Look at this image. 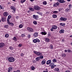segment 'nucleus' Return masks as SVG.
Segmentation results:
<instances>
[{
	"label": "nucleus",
	"mask_w": 72,
	"mask_h": 72,
	"mask_svg": "<svg viewBox=\"0 0 72 72\" xmlns=\"http://www.w3.org/2000/svg\"><path fill=\"white\" fill-rule=\"evenodd\" d=\"M15 60L14 58L12 57H10L8 58V61L10 62H13Z\"/></svg>",
	"instance_id": "f257e3e1"
},
{
	"label": "nucleus",
	"mask_w": 72,
	"mask_h": 72,
	"mask_svg": "<svg viewBox=\"0 0 72 72\" xmlns=\"http://www.w3.org/2000/svg\"><path fill=\"white\" fill-rule=\"evenodd\" d=\"M33 53L35 54L36 55H39V56H40L42 55V53L40 52H37L36 51H33Z\"/></svg>",
	"instance_id": "f03ea898"
},
{
	"label": "nucleus",
	"mask_w": 72,
	"mask_h": 72,
	"mask_svg": "<svg viewBox=\"0 0 72 72\" xmlns=\"http://www.w3.org/2000/svg\"><path fill=\"white\" fill-rule=\"evenodd\" d=\"M33 8L35 10H39L41 9L40 7L38 6H35L33 7Z\"/></svg>",
	"instance_id": "7ed1b4c3"
},
{
	"label": "nucleus",
	"mask_w": 72,
	"mask_h": 72,
	"mask_svg": "<svg viewBox=\"0 0 72 72\" xmlns=\"http://www.w3.org/2000/svg\"><path fill=\"white\" fill-rule=\"evenodd\" d=\"M49 66L50 67V66H51V68L53 69V68H54L55 67H56V65H55V64H54L53 63H51L50 64Z\"/></svg>",
	"instance_id": "20e7f679"
},
{
	"label": "nucleus",
	"mask_w": 72,
	"mask_h": 72,
	"mask_svg": "<svg viewBox=\"0 0 72 72\" xmlns=\"http://www.w3.org/2000/svg\"><path fill=\"white\" fill-rule=\"evenodd\" d=\"M33 42L34 43H36L37 42H40V41L39 39H34L33 40Z\"/></svg>",
	"instance_id": "39448f33"
},
{
	"label": "nucleus",
	"mask_w": 72,
	"mask_h": 72,
	"mask_svg": "<svg viewBox=\"0 0 72 72\" xmlns=\"http://www.w3.org/2000/svg\"><path fill=\"white\" fill-rule=\"evenodd\" d=\"M27 30L28 31L30 32H33V30L31 28H27Z\"/></svg>",
	"instance_id": "423d86ee"
},
{
	"label": "nucleus",
	"mask_w": 72,
	"mask_h": 72,
	"mask_svg": "<svg viewBox=\"0 0 72 72\" xmlns=\"http://www.w3.org/2000/svg\"><path fill=\"white\" fill-rule=\"evenodd\" d=\"M4 46H5V44L4 43H0V48H3Z\"/></svg>",
	"instance_id": "0eeeda50"
},
{
	"label": "nucleus",
	"mask_w": 72,
	"mask_h": 72,
	"mask_svg": "<svg viewBox=\"0 0 72 72\" xmlns=\"http://www.w3.org/2000/svg\"><path fill=\"white\" fill-rule=\"evenodd\" d=\"M58 2H59L60 3H64L66 2L65 1H64V0H57Z\"/></svg>",
	"instance_id": "6e6552de"
},
{
	"label": "nucleus",
	"mask_w": 72,
	"mask_h": 72,
	"mask_svg": "<svg viewBox=\"0 0 72 72\" xmlns=\"http://www.w3.org/2000/svg\"><path fill=\"white\" fill-rule=\"evenodd\" d=\"M61 21H66L67 20V19L66 18L61 17L60 19Z\"/></svg>",
	"instance_id": "1a4fd4ad"
},
{
	"label": "nucleus",
	"mask_w": 72,
	"mask_h": 72,
	"mask_svg": "<svg viewBox=\"0 0 72 72\" xmlns=\"http://www.w3.org/2000/svg\"><path fill=\"white\" fill-rule=\"evenodd\" d=\"M51 62V60H48L46 62V64H47V65L50 64Z\"/></svg>",
	"instance_id": "9d476101"
},
{
	"label": "nucleus",
	"mask_w": 72,
	"mask_h": 72,
	"mask_svg": "<svg viewBox=\"0 0 72 72\" xmlns=\"http://www.w3.org/2000/svg\"><path fill=\"white\" fill-rule=\"evenodd\" d=\"M41 63L42 64V65L45 64L46 63V60H45V59L43 60Z\"/></svg>",
	"instance_id": "9b49d317"
},
{
	"label": "nucleus",
	"mask_w": 72,
	"mask_h": 72,
	"mask_svg": "<svg viewBox=\"0 0 72 72\" xmlns=\"http://www.w3.org/2000/svg\"><path fill=\"white\" fill-rule=\"evenodd\" d=\"M11 9H12L14 11V12L15 13V10L16 9L15 8H14V7L13 6H11Z\"/></svg>",
	"instance_id": "f8f14e48"
},
{
	"label": "nucleus",
	"mask_w": 72,
	"mask_h": 72,
	"mask_svg": "<svg viewBox=\"0 0 72 72\" xmlns=\"http://www.w3.org/2000/svg\"><path fill=\"white\" fill-rule=\"evenodd\" d=\"M33 18L34 19H38V16L37 15H33Z\"/></svg>",
	"instance_id": "ddd939ff"
},
{
	"label": "nucleus",
	"mask_w": 72,
	"mask_h": 72,
	"mask_svg": "<svg viewBox=\"0 0 72 72\" xmlns=\"http://www.w3.org/2000/svg\"><path fill=\"white\" fill-rule=\"evenodd\" d=\"M37 36H38V33L37 32L35 33L34 34V37H37Z\"/></svg>",
	"instance_id": "4468645a"
},
{
	"label": "nucleus",
	"mask_w": 72,
	"mask_h": 72,
	"mask_svg": "<svg viewBox=\"0 0 72 72\" xmlns=\"http://www.w3.org/2000/svg\"><path fill=\"white\" fill-rule=\"evenodd\" d=\"M12 67H10L8 68V72H12Z\"/></svg>",
	"instance_id": "2eb2a0df"
},
{
	"label": "nucleus",
	"mask_w": 72,
	"mask_h": 72,
	"mask_svg": "<svg viewBox=\"0 0 72 72\" xmlns=\"http://www.w3.org/2000/svg\"><path fill=\"white\" fill-rule=\"evenodd\" d=\"M8 13L7 12H4V14H3V15H4V16H7V15H8Z\"/></svg>",
	"instance_id": "dca6fc26"
},
{
	"label": "nucleus",
	"mask_w": 72,
	"mask_h": 72,
	"mask_svg": "<svg viewBox=\"0 0 72 72\" xmlns=\"http://www.w3.org/2000/svg\"><path fill=\"white\" fill-rule=\"evenodd\" d=\"M60 26H65V25H66V24L64 23H61L60 24Z\"/></svg>",
	"instance_id": "f3484780"
},
{
	"label": "nucleus",
	"mask_w": 72,
	"mask_h": 72,
	"mask_svg": "<svg viewBox=\"0 0 72 72\" xmlns=\"http://www.w3.org/2000/svg\"><path fill=\"white\" fill-rule=\"evenodd\" d=\"M41 34L43 35H45L47 34V33L45 32H42L41 33Z\"/></svg>",
	"instance_id": "a211bd4d"
},
{
	"label": "nucleus",
	"mask_w": 72,
	"mask_h": 72,
	"mask_svg": "<svg viewBox=\"0 0 72 72\" xmlns=\"http://www.w3.org/2000/svg\"><path fill=\"white\" fill-rule=\"evenodd\" d=\"M52 28L54 29V30H56L57 28V26L55 25H54L52 26Z\"/></svg>",
	"instance_id": "6ab92c4d"
},
{
	"label": "nucleus",
	"mask_w": 72,
	"mask_h": 72,
	"mask_svg": "<svg viewBox=\"0 0 72 72\" xmlns=\"http://www.w3.org/2000/svg\"><path fill=\"white\" fill-rule=\"evenodd\" d=\"M59 33H64V30H62L59 31Z\"/></svg>",
	"instance_id": "aec40b11"
},
{
	"label": "nucleus",
	"mask_w": 72,
	"mask_h": 72,
	"mask_svg": "<svg viewBox=\"0 0 72 72\" xmlns=\"http://www.w3.org/2000/svg\"><path fill=\"white\" fill-rule=\"evenodd\" d=\"M67 51L68 53H72V51H71V50L69 49L67 50Z\"/></svg>",
	"instance_id": "412c9836"
},
{
	"label": "nucleus",
	"mask_w": 72,
	"mask_h": 72,
	"mask_svg": "<svg viewBox=\"0 0 72 72\" xmlns=\"http://www.w3.org/2000/svg\"><path fill=\"white\" fill-rule=\"evenodd\" d=\"M10 25V26H14V24L12 22H9L8 23Z\"/></svg>",
	"instance_id": "4be33fe9"
},
{
	"label": "nucleus",
	"mask_w": 72,
	"mask_h": 72,
	"mask_svg": "<svg viewBox=\"0 0 72 72\" xmlns=\"http://www.w3.org/2000/svg\"><path fill=\"white\" fill-rule=\"evenodd\" d=\"M1 20L3 22H5L6 21V19L3 17L1 19Z\"/></svg>",
	"instance_id": "5701e85b"
},
{
	"label": "nucleus",
	"mask_w": 72,
	"mask_h": 72,
	"mask_svg": "<svg viewBox=\"0 0 72 72\" xmlns=\"http://www.w3.org/2000/svg\"><path fill=\"white\" fill-rule=\"evenodd\" d=\"M53 18H57V15H53Z\"/></svg>",
	"instance_id": "b1692460"
},
{
	"label": "nucleus",
	"mask_w": 72,
	"mask_h": 72,
	"mask_svg": "<svg viewBox=\"0 0 72 72\" xmlns=\"http://www.w3.org/2000/svg\"><path fill=\"white\" fill-rule=\"evenodd\" d=\"M26 1V0H21V3L22 4H23V3H24Z\"/></svg>",
	"instance_id": "393cba45"
},
{
	"label": "nucleus",
	"mask_w": 72,
	"mask_h": 72,
	"mask_svg": "<svg viewBox=\"0 0 72 72\" xmlns=\"http://www.w3.org/2000/svg\"><path fill=\"white\" fill-rule=\"evenodd\" d=\"M40 58H39V57H38L36 58V61H39L40 60Z\"/></svg>",
	"instance_id": "a878e982"
},
{
	"label": "nucleus",
	"mask_w": 72,
	"mask_h": 72,
	"mask_svg": "<svg viewBox=\"0 0 72 72\" xmlns=\"http://www.w3.org/2000/svg\"><path fill=\"white\" fill-rule=\"evenodd\" d=\"M43 5H46L47 4V3L46 1H44L43 2Z\"/></svg>",
	"instance_id": "bb28decb"
},
{
	"label": "nucleus",
	"mask_w": 72,
	"mask_h": 72,
	"mask_svg": "<svg viewBox=\"0 0 72 72\" xmlns=\"http://www.w3.org/2000/svg\"><path fill=\"white\" fill-rule=\"evenodd\" d=\"M33 23L34 24H35V25H36L37 24V22L36 21H34L33 22Z\"/></svg>",
	"instance_id": "cd10ccee"
},
{
	"label": "nucleus",
	"mask_w": 72,
	"mask_h": 72,
	"mask_svg": "<svg viewBox=\"0 0 72 72\" xmlns=\"http://www.w3.org/2000/svg\"><path fill=\"white\" fill-rule=\"evenodd\" d=\"M57 60L55 58H54L52 60V61L53 62H57Z\"/></svg>",
	"instance_id": "c85d7f7f"
},
{
	"label": "nucleus",
	"mask_w": 72,
	"mask_h": 72,
	"mask_svg": "<svg viewBox=\"0 0 72 72\" xmlns=\"http://www.w3.org/2000/svg\"><path fill=\"white\" fill-rule=\"evenodd\" d=\"M5 37L6 38L8 37H9V34H6L5 35Z\"/></svg>",
	"instance_id": "c756f323"
},
{
	"label": "nucleus",
	"mask_w": 72,
	"mask_h": 72,
	"mask_svg": "<svg viewBox=\"0 0 72 72\" xmlns=\"http://www.w3.org/2000/svg\"><path fill=\"white\" fill-rule=\"evenodd\" d=\"M69 9L68 8H67L66 9L65 11L67 12H68L69 11Z\"/></svg>",
	"instance_id": "7c9ffc66"
},
{
	"label": "nucleus",
	"mask_w": 72,
	"mask_h": 72,
	"mask_svg": "<svg viewBox=\"0 0 72 72\" xmlns=\"http://www.w3.org/2000/svg\"><path fill=\"white\" fill-rule=\"evenodd\" d=\"M39 57V59H43V58H44V56H40Z\"/></svg>",
	"instance_id": "2f4dec72"
},
{
	"label": "nucleus",
	"mask_w": 72,
	"mask_h": 72,
	"mask_svg": "<svg viewBox=\"0 0 72 72\" xmlns=\"http://www.w3.org/2000/svg\"><path fill=\"white\" fill-rule=\"evenodd\" d=\"M8 25H4V28H8Z\"/></svg>",
	"instance_id": "473e14b6"
},
{
	"label": "nucleus",
	"mask_w": 72,
	"mask_h": 72,
	"mask_svg": "<svg viewBox=\"0 0 72 72\" xmlns=\"http://www.w3.org/2000/svg\"><path fill=\"white\" fill-rule=\"evenodd\" d=\"M50 48L51 49H53V46L52 44H51L50 46Z\"/></svg>",
	"instance_id": "72a5a7b5"
},
{
	"label": "nucleus",
	"mask_w": 72,
	"mask_h": 72,
	"mask_svg": "<svg viewBox=\"0 0 72 72\" xmlns=\"http://www.w3.org/2000/svg\"><path fill=\"white\" fill-rule=\"evenodd\" d=\"M46 42H49V41H50V40H49V39L48 38H46Z\"/></svg>",
	"instance_id": "f704fd0d"
},
{
	"label": "nucleus",
	"mask_w": 72,
	"mask_h": 72,
	"mask_svg": "<svg viewBox=\"0 0 72 72\" xmlns=\"http://www.w3.org/2000/svg\"><path fill=\"white\" fill-rule=\"evenodd\" d=\"M59 70V68H55L54 69V70L56 71H58Z\"/></svg>",
	"instance_id": "c9c22d12"
},
{
	"label": "nucleus",
	"mask_w": 72,
	"mask_h": 72,
	"mask_svg": "<svg viewBox=\"0 0 72 72\" xmlns=\"http://www.w3.org/2000/svg\"><path fill=\"white\" fill-rule=\"evenodd\" d=\"M62 57H66V54L64 53H63L62 55Z\"/></svg>",
	"instance_id": "e433bc0d"
},
{
	"label": "nucleus",
	"mask_w": 72,
	"mask_h": 72,
	"mask_svg": "<svg viewBox=\"0 0 72 72\" xmlns=\"http://www.w3.org/2000/svg\"><path fill=\"white\" fill-rule=\"evenodd\" d=\"M29 9L31 11H34V9L32 8H30Z\"/></svg>",
	"instance_id": "4c0bfd02"
},
{
	"label": "nucleus",
	"mask_w": 72,
	"mask_h": 72,
	"mask_svg": "<svg viewBox=\"0 0 72 72\" xmlns=\"http://www.w3.org/2000/svg\"><path fill=\"white\" fill-rule=\"evenodd\" d=\"M9 19H9V18H8L7 19V21L8 23H9L10 22H9Z\"/></svg>",
	"instance_id": "58836bf2"
},
{
	"label": "nucleus",
	"mask_w": 72,
	"mask_h": 72,
	"mask_svg": "<svg viewBox=\"0 0 72 72\" xmlns=\"http://www.w3.org/2000/svg\"><path fill=\"white\" fill-rule=\"evenodd\" d=\"M19 28H22L23 27V25L22 24H20L19 25Z\"/></svg>",
	"instance_id": "ea45409f"
},
{
	"label": "nucleus",
	"mask_w": 72,
	"mask_h": 72,
	"mask_svg": "<svg viewBox=\"0 0 72 72\" xmlns=\"http://www.w3.org/2000/svg\"><path fill=\"white\" fill-rule=\"evenodd\" d=\"M17 40V38H16V37H14V38H13V40H14L15 41V40Z\"/></svg>",
	"instance_id": "a19ab883"
},
{
	"label": "nucleus",
	"mask_w": 72,
	"mask_h": 72,
	"mask_svg": "<svg viewBox=\"0 0 72 72\" xmlns=\"http://www.w3.org/2000/svg\"><path fill=\"white\" fill-rule=\"evenodd\" d=\"M10 50H13V49H14V48L12 47H10L9 48Z\"/></svg>",
	"instance_id": "79ce46f5"
},
{
	"label": "nucleus",
	"mask_w": 72,
	"mask_h": 72,
	"mask_svg": "<svg viewBox=\"0 0 72 72\" xmlns=\"http://www.w3.org/2000/svg\"><path fill=\"white\" fill-rule=\"evenodd\" d=\"M28 39H30V38L31 37L30 34H29L28 35Z\"/></svg>",
	"instance_id": "37998d69"
},
{
	"label": "nucleus",
	"mask_w": 72,
	"mask_h": 72,
	"mask_svg": "<svg viewBox=\"0 0 72 72\" xmlns=\"http://www.w3.org/2000/svg\"><path fill=\"white\" fill-rule=\"evenodd\" d=\"M58 13V12L57 11H54L53 12V13H55H55Z\"/></svg>",
	"instance_id": "c03bdc74"
},
{
	"label": "nucleus",
	"mask_w": 72,
	"mask_h": 72,
	"mask_svg": "<svg viewBox=\"0 0 72 72\" xmlns=\"http://www.w3.org/2000/svg\"><path fill=\"white\" fill-rule=\"evenodd\" d=\"M31 69L32 70H34V69H35V67L33 66H32V67Z\"/></svg>",
	"instance_id": "a18cd8bd"
},
{
	"label": "nucleus",
	"mask_w": 72,
	"mask_h": 72,
	"mask_svg": "<svg viewBox=\"0 0 72 72\" xmlns=\"http://www.w3.org/2000/svg\"><path fill=\"white\" fill-rule=\"evenodd\" d=\"M11 16L10 15H9L8 16V18H9V19H10V18H11Z\"/></svg>",
	"instance_id": "49530a36"
},
{
	"label": "nucleus",
	"mask_w": 72,
	"mask_h": 72,
	"mask_svg": "<svg viewBox=\"0 0 72 72\" xmlns=\"http://www.w3.org/2000/svg\"><path fill=\"white\" fill-rule=\"evenodd\" d=\"M53 6H57V5L56 3H55L53 4Z\"/></svg>",
	"instance_id": "de8ad7c7"
},
{
	"label": "nucleus",
	"mask_w": 72,
	"mask_h": 72,
	"mask_svg": "<svg viewBox=\"0 0 72 72\" xmlns=\"http://www.w3.org/2000/svg\"><path fill=\"white\" fill-rule=\"evenodd\" d=\"M56 5H57V6H58V5H59V2H57L56 3Z\"/></svg>",
	"instance_id": "09e8293b"
},
{
	"label": "nucleus",
	"mask_w": 72,
	"mask_h": 72,
	"mask_svg": "<svg viewBox=\"0 0 72 72\" xmlns=\"http://www.w3.org/2000/svg\"><path fill=\"white\" fill-rule=\"evenodd\" d=\"M22 44H19V47H21V46H22Z\"/></svg>",
	"instance_id": "8fccbe9b"
},
{
	"label": "nucleus",
	"mask_w": 72,
	"mask_h": 72,
	"mask_svg": "<svg viewBox=\"0 0 72 72\" xmlns=\"http://www.w3.org/2000/svg\"><path fill=\"white\" fill-rule=\"evenodd\" d=\"M21 36L22 37H24V36H25V35H24V34H22L21 35Z\"/></svg>",
	"instance_id": "3c124183"
},
{
	"label": "nucleus",
	"mask_w": 72,
	"mask_h": 72,
	"mask_svg": "<svg viewBox=\"0 0 72 72\" xmlns=\"http://www.w3.org/2000/svg\"><path fill=\"white\" fill-rule=\"evenodd\" d=\"M69 8H71L72 7V5L71 4H69Z\"/></svg>",
	"instance_id": "603ef678"
},
{
	"label": "nucleus",
	"mask_w": 72,
	"mask_h": 72,
	"mask_svg": "<svg viewBox=\"0 0 72 72\" xmlns=\"http://www.w3.org/2000/svg\"><path fill=\"white\" fill-rule=\"evenodd\" d=\"M0 8L1 9H3V6H1V5H0Z\"/></svg>",
	"instance_id": "864d4df0"
},
{
	"label": "nucleus",
	"mask_w": 72,
	"mask_h": 72,
	"mask_svg": "<svg viewBox=\"0 0 72 72\" xmlns=\"http://www.w3.org/2000/svg\"><path fill=\"white\" fill-rule=\"evenodd\" d=\"M48 37H50L51 36V35L50 34H48Z\"/></svg>",
	"instance_id": "5fc2aeb1"
},
{
	"label": "nucleus",
	"mask_w": 72,
	"mask_h": 72,
	"mask_svg": "<svg viewBox=\"0 0 72 72\" xmlns=\"http://www.w3.org/2000/svg\"><path fill=\"white\" fill-rule=\"evenodd\" d=\"M64 41H65V40H64V39H62V42H64Z\"/></svg>",
	"instance_id": "6e6d98bb"
},
{
	"label": "nucleus",
	"mask_w": 72,
	"mask_h": 72,
	"mask_svg": "<svg viewBox=\"0 0 72 72\" xmlns=\"http://www.w3.org/2000/svg\"><path fill=\"white\" fill-rule=\"evenodd\" d=\"M51 31H53V28H52L51 29Z\"/></svg>",
	"instance_id": "4d7b16f0"
},
{
	"label": "nucleus",
	"mask_w": 72,
	"mask_h": 72,
	"mask_svg": "<svg viewBox=\"0 0 72 72\" xmlns=\"http://www.w3.org/2000/svg\"><path fill=\"white\" fill-rule=\"evenodd\" d=\"M67 50H65V52H66V53H67Z\"/></svg>",
	"instance_id": "13d9d810"
},
{
	"label": "nucleus",
	"mask_w": 72,
	"mask_h": 72,
	"mask_svg": "<svg viewBox=\"0 0 72 72\" xmlns=\"http://www.w3.org/2000/svg\"><path fill=\"white\" fill-rule=\"evenodd\" d=\"M37 13H38V14H41V13L39 12H37Z\"/></svg>",
	"instance_id": "bf43d9fd"
},
{
	"label": "nucleus",
	"mask_w": 72,
	"mask_h": 72,
	"mask_svg": "<svg viewBox=\"0 0 72 72\" xmlns=\"http://www.w3.org/2000/svg\"><path fill=\"white\" fill-rule=\"evenodd\" d=\"M33 63H35V60H33Z\"/></svg>",
	"instance_id": "052dcab7"
},
{
	"label": "nucleus",
	"mask_w": 72,
	"mask_h": 72,
	"mask_svg": "<svg viewBox=\"0 0 72 72\" xmlns=\"http://www.w3.org/2000/svg\"><path fill=\"white\" fill-rule=\"evenodd\" d=\"M16 72H20V71H19V70H17Z\"/></svg>",
	"instance_id": "680f3d73"
},
{
	"label": "nucleus",
	"mask_w": 72,
	"mask_h": 72,
	"mask_svg": "<svg viewBox=\"0 0 72 72\" xmlns=\"http://www.w3.org/2000/svg\"><path fill=\"white\" fill-rule=\"evenodd\" d=\"M65 72H71V71H66Z\"/></svg>",
	"instance_id": "e2e57ef3"
},
{
	"label": "nucleus",
	"mask_w": 72,
	"mask_h": 72,
	"mask_svg": "<svg viewBox=\"0 0 72 72\" xmlns=\"http://www.w3.org/2000/svg\"><path fill=\"white\" fill-rule=\"evenodd\" d=\"M18 17V16L16 17V18L17 19H18V17Z\"/></svg>",
	"instance_id": "0e129e2a"
},
{
	"label": "nucleus",
	"mask_w": 72,
	"mask_h": 72,
	"mask_svg": "<svg viewBox=\"0 0 72 72\" xmlns=\"http://www.w3.org/2000/svg\"><path fill=\"white\" fill-rule=\"evenodd\" d=\"M10 4V2H8V3L7 4L8 5H9V4Z\"/></svg>",
	"instance_id": "69168bd1"
},
{
	"label": "nucleus",
	"mask_w": 72,
	"mask_h": 72,
	"mask_svg": "<svg viewBox=\"0 0 72 72\" xmlns=\"http://www.w3.org/2000/svg\"><path fill=\"white\" fill-rule=\"evenodd\" d=\"M30 1H31L32 2L33 1H34V0H30Z\"/></svg>",
	"instance_id": "338daca9"
},
{
	"label": "nucleus",
	"mask_w": 72,
	"mask_h": 72,
	"mask_svg": "<svg viewBox=\"0 0 72 72\" xmlns=\"http://www.w3.org/2000/svg\"><path fill=\"white\" fill-rule=\"evenodd\" d=\"M21 56H23V55H24V54H21Z\"/></svg>",
	"instance_id": "774afa93"
}]
</instances>
